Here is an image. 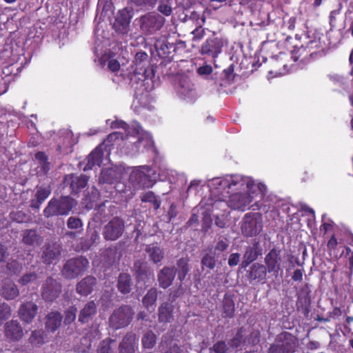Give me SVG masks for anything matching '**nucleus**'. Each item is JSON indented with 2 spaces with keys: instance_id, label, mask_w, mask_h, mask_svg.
<instances>
[{
  "instance_id": "nucleus-1",
  "label": "nucleus",
  "mask_w": 353,
  "mask_h": 353,
  "mask_svg": "<svg viewBox=\"0 0 353 353\" xmlns=\"http://www.w3.org/2000/svg\"><path fill=\"white\" fill-rule=\"evenodd\" d=\"M77 205V201L70 196L52 198L43 210V216L49 219L52 216H66Z\"/></svg>"
},
{
  "instance_id": "nucleus-2",
  "label": "nucleus",
  "mask_w": 353,
  "mask_h": 353,
  "mask_svg": "<svg viewBox=\"0 0 353 353\" xmlns=\"http://www.w3.org/2000/svg\"><path fill=\"white\" fill-rule=\"evenodd\" d=\"M134 316L133 307L130 305H121L114 309L108 319L109 326L113 330L128 327Z\"/></svg>"
},
{
  "instance_id": "nucleus-3",
  "label": "nucleus",
  "mask_w": 353,
  "mask_h": 353,
  "mask_svg": "<svg viewBox=\"0 0 353 353\" xmlns=\"http://www.w3.org/2000/svg\"><path fill=\"white\" fill-rule=\"evenodd\" d=\"M89 261L84 256H77L68 260L63 265L61 273L66 279H74L83 274L88 268Z\"/></svg>"
},
{
  "instance_id": "nucleus-4",
  "label": "nucleus",
  "mask_w": 353,
  "mask_h": 353,
  "mask_svg": "<svg viewBox=\"0 0 353 353\" xmlns=\"http://www.w3.org/2000/svg\"><path fill=\"white\" fill-rule=\"evenodd\" d=\"M264 263L269 273L276 278L284 268L285 261L281 249L276 247L271 249L264 257Z\"/></svg>"
},
{
  "instance_id": "nucleus-5",
  "label": "nucleus",
  "mask_w": 353,
  "mask_h": 353,
  "mask_svg": "<svg viewBox=\"0 0 353 353\" xmlns=\"http://www.w3.org/2000/svg\"><path fill=\"white\" fill-rule=\"evenodd\" d=\"M241 232L246 237L256 236L263 229V221L259 213H247L241 225Z\"/></svg>"
},
{
  "instance_id": "nucleus-6",
  "label": "nucleus",
  "mask_w": 353,
  "mask_h": 353,
  "mask_svg": "<svg viewBox=\"0 0 353 353\" xmlns=\"http://www.w3.org/2000/svg\"><path fill=\"white\" fill-rule=\"evenodd\" d=\"M125 230L123 219L119 216H114L103 226L102 235L105 241H114L122 236Z\"/></svg>"
},
{
  "instance_id": "nucleus-7",
  "label": "nucleus",
  "mask_w": 353,
  "mask_h": 353,
  "mask_svg": "<svg viewBox=\"0 0 353 353\" xmlns=\"http://www.w3.org/2000/svg\"><path fill=\"white\" fill-rule=\"evenodd\" d=\"M165 18L157 13H148L140 17V29L146 34H152L161 30Z\"/></svg>"
},
{
  "instance_id": "nucleus-8",
  "label": "nucleus",
  "mask_w": 353,
  "mask_h": 353,
  "mask_svg": "<svg viewBox=\"0 0 353 353\" xmlns=\"http://www.w3.org/2000/svg\"><path fill=\"white\" fill-rule=\"evenodd\" d=\"M62 285L51 276L48 277L41 287V296L48 303H52L60 296Z\"/></svg>"
},
{
  "instance_id": "nucleus-9",
  "label": "nucleus",
  "mask_w": 353,
  "mask_h": 353,
  "mask_svg": "<svg viewBox=\"0 0 353 353\" xmlns=\"http://www.w3.org/2000/svg\"><path fill=\"white\" fill-rule=\"evenodd\" d=\"M223 46V41L215 37L208 38L201 45L199 52L202 55H208L212 58H216L222 52Z\"/></svg>"
},
{
  "instance_id": "nucleus-10",
  "label": "nucleus",
  "mask_w": 353,
  "mask_h": 353,
  "mask_svg": "<svg viewBox=\"0 0 353 353\" xmlns=\"http://www.w3.org/2000/svg\"><path fill=\"white\" fill-rule=\"evenodd\" d=\"M133 274L138 283H145L153 278V272L147 261L139 259L134 261L132 267Z\"/></svg>"
},
{
  "instance_id": "nucleus-11",
  "label": "nucleus",
  "mask_w": 353,
  "mask_h": 353,
  "mask_svg": "<svg viewBox=\"0 0 353 353\" xmlns=\"http://www.w3.org/2000/svg\"><path fill=\"white\" fill-rule=\"evenodd\" d=\"M132 17V14L128 8L119 10L113 23L114 30L118 33L126 34L128 32Z\"/></svg>"
},
{
  "instance_id": "nucleus-12",
  "label": "nucleus",
  "mask_w": 353,
  "mask_h": 353,
  "mask_svg": "<svg viewBox=\"0 0 353 353\" xmlns=\"http://www.w3.org/2000/svg\"><path fill=\"white\" fill-rule=\"evenodd\" d=\"M133 63L135 65L134 72L137 74H141L145 79L150 77L152 70L149 69L148 55L143 51L137 52Z\"/></svg>"
},
{
  "instance_id": "nucleus-13",
  "label": "nucleus",
  "mask_w": 353,
  "mask_h": 353,
  "mask_svg": "<svg viewBox=\"0 0 353 353\" xmlns=\"http://www.w3.org/2000/svg\"><path fill=\"white\" fill-rule=\"evenodd\" d=\"M38 305L33 301L23 303L18 310L19 319L26 323H31L38 314Z\"/></svg>"
},
{
  "instance_id": "nucleus-14",
  "label": "nucleus",
  "mask_w": 353,
  "mask_h": 353,
  "mask_svg": "<svg viewBox=\"0 0 353 353\" xmlns=\"http://www.w3.org/2000/svg\"><path fill=\"white\" fill-rule=\"evenodd\" d=\"M63 181L65 186H69L71 194H76L86 187L88 178L86 175L77 176L72 174L66 175Z\"/></svg>"
},
{
  "instance_id": "nucleus-15",
  "label": "nucleus",
  "mask_w": 353,
  "mask_h": 353,
  "mask_svg": "<svg viewBox=\"0 0 353 353\" xmlns=\"http://www.w3.org/2000/svg\"><path fill=\"white\" fill-rule=\"evenodd\" d=\"M311 291L309 285L305 283L301 289L297 296L296 307L301 311L305 316H307L310 311Z\"/></svg>"
},
{
  "instance_id": "nucleus-16",
  "label": "nucleus",
  "mask_w": 353,
  "mask_h": 353,
  "mask_svg": "<svg viewBox=\"0 0 353 353\" xmlns=\"http://www.w3.org/2000/svg\"><path fill=\"white\" fill-rule=\"evenodd\" d=\"M252 202V197L243 193H235L232 194L228 202L225 203L228 207L233 210L245 211L248 208Z\"/></svg>"
},
{
  "instance_id": "nucleus-17",
  "label": "nucleus",
  "mask_w": 353,
  "mask_h": 353,
  "mask_svg": "<svg viewBox=\"0 0 353 353\" xmlns=\"http://www.w3.org/2000/svg\"><path fill=\"white\" fill-rule=\"evenodd\" d=\"M4 334L9 341H18L23 336V329L17 320L12 319L5 324Z\"/></svg>"
},
{
  "instance_id": "nucleus-18",
  "label": "nucleus",
  "mask_w": 353,
  "mask_h": 353,
  "mask_svg": "<svg viewBox=\"0 0 353 353\" xmlns=\"http://www.w3.org/2000/svg\"><path fill=\"white\" fill-rule=\"evenodd\" d=\"M267 273H269V270L265 265L254 263L247 272V276L250 281H256L263 284L266 282Z\"/></svg>"
},
{
  "instance_id": "nucleus-19",
  "label": "nucleus",
  "mask_w": 353,
  "mask_h": 353,
  "mask_svg": "<svg viewBox=\"0 0 353 353\" xmlns=\"http://www.w3.org/2000/svg\"><path fill=\"white\" fill-rule=\"evenodd\" d=\"M262 248L259 242L254 241L252 245L246 248L241 264L242 268H246L250 264L256 261L262 254Z\"/></svg>"
},
{
  "instance_id": "nucleus-20",
  "label": "nucleus",
  "mask_w": 353,
  "mask_h": 353,
  "mask_svg": "<svg viewBox=\"0 0 353 353\" xmlns=\"http://www.w3.org/2000/svg\"><path fill=\"white\" fill-rule=\"evenodd\" d=\"M176 276L174 267L164 266L157 274L159 287L167 289L172 285Z\"/></svg>"
},
{
  "instance_id": "nucleus-21",
  "label": "nucleus",
  "mask_w": 353,
  "mask_h": 353,
  "mask_svg": "<svg viewBox=\"0 0 353 353\" xmlns=\"http://www.w3.org/2000/svg\"><path fill=\"white\" fill-rule=\"evenodd\" d=\"M221 316L223 319H232L235 315V303L234 294L226 292L221 304Z\"/></svg>"
},
{
  "instance_id": "nucleus-22",
  "label": "nucleus",
  "mask_w": 353,
  "mask_h": 353,
  "mask_svg": "<svg viewBox=\"0 0 353 353\" xmlns=\"http://www.w3.org/2000/svg\"><path fill=\"white\" fill-rule=\"evenodd\" d=\"M138 347V340L135 334L128 332L119 345V353H134Z\"/></svg>"
},
{
  "instance_id": "nucleus-23",
  "label": "nucleus",
  "mask_w": 353,
  "mask_h": 353,
  "mask_svg": "<svg viewBox=\"0 0 353 353\" xmlns=\"http://www.w3.org/2000/svg\"><path fill=\"white\" fill-rule=\"evenodd\" d=\"M97 284V279L93 276H87L77 283L76 285L77 292L84 296L90 294Z\"/></svg>"
},
{
  "instance_id": "nucleus-24",
  "label": "nucleus",
  "mask_w": 353,
  "mask_h": 353,
  "mask_svg": "<svg viewBox=\"0 0 353 353\" xmlns=\"http://www.w3.org/2000/svg\"><path fill=\"white\" fill-rule=\"evenodd\" d=\"M154 47L158 56L163 59L170 61L174 57L176 47L174 43H170L165 41H157Z\"/></svg>"
},
{
  "instance_id": "nucleus-25",
  "label": "nucleus",
  "mask_w": 353,
  "mask_h": 353,
  "mask_svg": "<svg viewBox=\"0 0 353 353\" xmlns=\"http://www.w3.org/2000/svg\"><path fill=\"white\" fill-rule=\"evenodd\" d=\"M276 341L287 353L295 352L296 339L292 334L283 332L277 336Z\"/></svg>"
},
{
  "instance_id": "nucleus-26",
  "label": "nucleus",
  "mask_w": 353,
  "mask_h": 353,
  "mask_svg": "<svg viewBox=\"0 0 353 353\" xmlns=\"http://www.w3.org/2000/svg\"><path fill=\"white\" fill-rule=\"evenodd\" d=\"M0 294L6 300H13L19 296V290L12 280L5 279L0 288Z\"/></svg>"
},
{
  "instance_id": "nucleus-27",
  "label": "nucleus",
  "mask_w": 353,
  "mask_h": 353,
  "mask_svg": "<svg viewBox=\"0 0 353 353\" xmlns=\"http://www.w3.org/2000/svg\"><path fill=\"white\" fill-rule=\"evenodd\" d=\"M97 307L95 302L90 301L81 310L78 320L82 324L87 323L97 314Z\"/></svg>"
},
{
  "instance_id": "nucleus-28",
  "label": "nucleus",
  "mask_w": 353,
  "mask_h": 353,
  "mask_svg": "<svg viewBox=\"0 0 353 353\" xmlns=\"http://www.w3.org/2000/svg\"><path fill=\"white\" fill-rule=\"evenodd\" d=\"M103 158V151L102 145H98L88 157L87 163L84 168V170H92L93 167L97 165L101 166Z\"/></svg>"
},
{
  "instance_id": "nucleus-29",
  "label": "nucleus",
  "mask_w": 353,
  "mask_h": 353,
  "mask_svg": "<svg viewBox=\"0 0 353 353\" xmlns=\"http://www.w3.org/2000/svg\"><path fill=\"white\" fill-rule=\"evenodd\" d=\"M63 316L58 311H52L46 316V329L48 332H54L61 325Z\"/></svg>"
},
{
  "instance_id": "nucleus-30",
  "label": "nucleus",
  "mask_w": 353,
  "mask_h": 353,
  "mask_svg": "<svg viewBox=\"0 0 353 353\" xmlns=\"http://www.w3.org/2000/svg\"><path fill=\"white\" fill-rule=\"evenodd\" d=\"M145 250L148 254L150 260L154 264L161 262L164 259V250L157 243L147 245Z\"/></svg>"
},
{
  "instance_id": "nucleus-31",
  "label": "nucleus",
  "mask_w": 353,
  "mask_h": 353,
  "mask_svg": "<svg viewBox=\"0 0 353 353\" xmlns=\"http://www.w3.org/2000/svg\"><path fill=\"white\" fill-rule=\"evenodd\" d=\"M43 241L42 236L38 234L37 230L27 229L23 231L22 242L28 246H38Z\"/></svg>"
},
{
  "instance_id": "nucleus-32",
  "label": "nucleus",
  "mask_w": 353,
  "mask_h": 353,
  "mask_svg": "<svg viewBox=\"0 0 353 353\" xmlns=\"http://www.w3.org/2000/svg\"><path fill=\"white\" fill-rule=\"evenodd\" d=\"M174 305L168 302L163 303L158 309V318L160 323H168L173 320Z\"/></svg>"
},
{
  "instance_id": "nucleus-33",
  "label": "nucleus",
  "mask_w": 353,
  "mask_h": 353,
  "mask_svg": "<svg viewBox=\"0 0 353 353\" xmlns=\"http://www.w3.org/2000/svg\"><path fill=\"white\" fill-rule=\"evenodd\" d=\"M132 281L128 273H120L117 278V287L119 292L123 295L129 294L132 290Z\"/></svg>"
},
{
  "instance_id": "nucleus-34",
  "label": "nucleus",
  "mask_w": 353,
  "mask_h": 353,
  "mask_svg": "<svg viewBox=\"0 0 353 353\" xmlns=\"http://www.w3.org/2000/svg\"><path fill=\"white\" fill-rule=\"evenodd\" d=\"M51 191L49 188L39 187L35 194L34 198L30 201V207L32 209H39L41 205L50 196Z\"/></svg>"
},
{
  "instance_id": "nucleus-35",
  "label": "nucleus",
  "mask_w": 353,
  "mask_h": 353,
  "mask_svg": "<svg viewBox=\"0 0 353 353\" xmlns=\"http://www.w3.org/2000/svg\"><path fill=\"white\" fill-rule=\"evenodd\" d=\"M61 251L55 245H46L41 254V259L44 263L50 265L53 263L59 255Z\"/></svg>"
},
{
  "instance_id": "nucleus-36",
  "label": "nucleus",
  "mask_w": 353,
  "mask_h": 353,
  "mask_svg": "<svg viewBox=\"0 0 353 353\" xmlns=\"http://www.w3.org/2000/svg\"><path fill=\"white\" fill-rule=\"evenodd\" d=\"M313 43H314V41H310L305 46L303 45H301L300 47L295 46L290 56V59H293L294 61H296L301 57L305 58L307 56H311L313 52H311L310 48Z\"/></svg>"
},
{
  "instance_id": "nucleus-37",
  "label": "nucleus",
  "mask_w": 353,
  "mask_h": 353,
  "mask_svg": "<svg viewBox=\"0 0 353 353\" xmlns=\"http://www.w3.org/2000/svg\"><path fill=\"white\" fill-rule=\"evenodd\" d=\"M175 271L177 279L180 282H183L190 271L189 260L187 258H181L177 260Z\"/></svg>"
},
{
  "instance_id": "nucleus-38",
  "label": "nucleus",
  "mask_w": 353,
  "mask_h": 353,
  "mask_svg": "<svg viewBox=\"0 0 353 353\" xmlns=\"http://www.w3.org/2000/svg\"><path fill=\"white\" fill-rule=\"evenodd\" d=\"M158 292L155 288H150L143 297V304L148 310L154 311L157 300Z\"/></svg>"
},
{
  "instance_id": "nucleus-39",
  "label": "nucleus",
  "mask_w": 353,
  "mask_h": 353,
  "mask_svg": "<svg viewBox=\"0 0 353 353\" xmlns=\"http://www.w3.org/2000/svg\"><path fill=\"white\" fill-rule=\"evenodd\" d=\"M124 139H125V138L122 132H114L110 133L101 145L104 146L105 150H110L112 146Z\"/></svg>"
},
{
  "instance_id": "nucleus-40",
  "label": "nucleus",
  "mask_w": 353,
  "mask_h": 353,
  "mask_svg": "<svg viewBox=\"0 0 353 353\" xmlns=\"http://www.w3.org/2000/svg\"><path fill=\"white\" fill-rule=\"evenodd\" d=\"M36 160L39 161L40 172L43 174H48L50 170V163L48 161V157L44 152H37L34 154Z\"/></svg>"
},
{
  "instance_id": "nucleus-41",
  "label": "nucleus",
  "mask_w": 353,
  "mask_h": 353,
  "mask_svg": "<svg viewBox=\"0 0 353 353\" xmlns=\"http://www.w3.org/2000/svg\"><path fill=\"white\" fill-rule=\"evenodd\" d=\"M111 127L112 128H121L125 132V138L126 139L129 135H132L134 133L139 134V130L135 128H132L123 121H115L112 122Z\"/></svg>"
},
{
  "instance_id": "nucleus-42",
  "label": "nucleus",
  "mask_w": 353,
  "mask_h": 353,
  "mask_svg": "<svg viewBox=\"0 0 353 353\" xmlns=\"http://www.w3.org/2000/svg\"><path fill=\"white\" fill-rule=\"evenodd\" d=\"M216 256L214 254L207 253L204 254L201 261V268L204 270L205 268L213 270L216 263Z\"/></svg>"
},
{
  "instance_id": "nucleus-43",
  "label": "nucleus",
  "mask_w": 353,
  "mask_h": 353,
  "mask_svg": "<svg viewBox=\"0 0 353 353\" xmlns=\"http://www.w3.org/2000/svg\"><path fill=\"white\" fill-rule=\"evenodd\" d=\"M141 201L143 203H151L154 210H158L161 205V201L157 199V196L152 191L145 192L141 196Z\"/></svg>"
},
{
  "instance_id": "nucleus-44",
  "label": "nucleus",
  "mask_w": 353,
  "mask_h": 353,
  "mask_svg": "<svg viewBox=\"0 0 353 353\" xmlns=\"http://www.w3.org/2000/svg\"><path fill=\"white\" fill-rule=\"evenodd\" d=\"M85 235L94 245L99 243L100 239L99 228L97 225H92L89 223Z\"/></svg>"
},
{
  "instance_id": "nucleus-45",
  "label": "nucleus",
  "mask_w": 353,
  "mask_h": 353,
  "mask_svg": "<svg viewBox=\"0 0 353 353\" xmlns=\"http://www.w3.org/2000/svg\"><path fill=\"white\" fill-rule=\"evenodd\" d=\"M157 342V336L152 332H147L142 337V344L143 347L151 349L152 348Z\"/></svg>"
},
{
  "instance_id": "nucleus-46",
  "label": "nucleus",
  "mask_w": 353,
  "mask_h": 353,
  "mask_svg": "<svg viewBox=\"0 0 353 353\" xmlns=\"http://www.w3.org/2000/svg\"><path fill=\"white\" fill-rule=\"evenodd\" d=\"M229 247V240L226 238L219 239L214 247V254L219 257L220 254L226 251Z\"/></svg>"
},
{
  "instance_id": "nucleus-47",
  "label": "nucleus",
  "mask_w": 353,
  "mask_h": 353,
  "mask_svg": "<svg viewBox=\"0 0 353 353\" xmlns=\"http://www.w3.org/2000/svg\"><path fill=\"white\" fill-rule=\"evenodd\" d=\"M77 308L72 305L69 307L65 311V316L63 320V323L65 325H70L72 323H73L77 317Z\"/></svg>"
},
{
  "instance_id": "nucleus-48",
  "label": "nucleus",
  "mask_w": 353,
  "mask_h": 353,
  "mask_svg": "<svg viewBox=\"0 0 353 353\" xmlns=\"http://www.w3.org/2000/svg\"><path fill=\"white\" fill-rule=\"evenodd\" d=\"M275 61L276 62V66L278 68L282 67L283 70H288V65L287 63V61L290 57L285 52H279V54H276L272 57Z\"/></svg>"
},
{
  "instance_id": "nucleus-49",
  "label": "nucleus",
  "mask_w": 353,
  "mask_h": 353,
  "mask_svg": "<svg viewBox=\"0 0 353 353\" xmlns=\"http://www.w3.org/2000/svg\"><path fill=\"white\" fill-rule=\"evenodd\" d=\"M12 314V310L10 305L6 303H0V325L8 319Z\"/></svg>"
},
{
  "instance_id": "nucleus-50",
  "label": "nucleus",
  "mask_w": 353,
  "mask_h": 353,
  "mask_svg": "<svg viewBox=\"0 0 353 353\" xmlns=\"http://www.w3.org/2000/svg\"><path fill=\"white\" fill-rule=\"evenodd\" d=\"M114 342V340L109 338L103 340L99 345L97 353H112L111 344Z\"/></svg>"
},
{
  "instance_id": "nucleus-51",
  "label": "nucleus",
  "mask_w": 353,
  "mask_h": 353,
  "mask_svg": "<svg viewBox=\"0 0 353 353\" xmlns=\"http://www.w3.org/2000/svg\"><path fill=\"white\" fill-rule=\"evenodd\" d=\"M38 279V275L36 272H28L24 274L19 280L18 283L24 286L28 285L30 283L36 281Z\"/></svg>"
},
{
  "instance_id": "nucleus-52",
  "label": "nucleus",
  "mask_w": 353,
  "mask_h": 353,
  "mask_svg": "<svg viewBox=\"0 0 353 353\" xmlns=\"http://www.w3.org/2000/svg\"><path fill=\"white\" fill-rule=\"evenodd\" d=\"M83 222L79 217L70 216L67 221V226L70 230H83Z\"/></svg>"
},
{
  "instance_id": "nucleus-53",
  "label": "nucleus",
  "mask_w": 353,
  "mask_h": 353,
  "mask_svg": "<svg viewBox=\"0 0 353 353\" xmlns=\"http://www.w3.org/2000/svg\"><path fill=\"white\" fill-rule=\"evenodd\" d=\"M228 348L224 341H220L215 343L212 347L209 349L210 353H226Z\"/></svg>"
},
{
  "instance_id": "nucleus-54",
  "label": "nucleus",
  "mask_w": 353,
  "mask_h": 353,
  "mask_svg": "<svg viewBox=\"0 0 353 353\" xmlns=\"http://www.w3.org/2000/svg\"><path fill=\"white\" fill-rule=\"evenodd\" d=\"M6 268L12 274H18L22 270V265L16 260H12L7 263Z\"/></svg>"
},
{
  "instance_id": "nucleus-55",
  "label": "nucleus",
  "mask_w": 353,
  "mask_h": 353,
  "mask_svg": "<svg viewBox=\"0 0 353 353\" xmlns=\"http://www.w3.org/2000/svg\"><path fill=\"white\" fill-rule=\"evenodd\" d=\"M92 245H94V244L85 235L84 237L80 239L79 243L77 246V250L79 252H85L89 250Z\"/></svg>"
},
{
  "instance_id": "nucleus-56",
  "label": "nucleus",
  "mask_w": 353,
  "mask_h": 353,
  "mask_svg": "<svg viewBox=\"0 0 353 353\" xmlns=\"http://www.w3.org/2000/svg\"><path fill=\"white\" fill-rule=\"evenodd\" d=\"M243 327L238 329L234 337H233L229 343L230 345L232 347L237 348L241 345V344L242 343L243 336Z\"/></svg>"
},
{
  "instance_id": "nucleus-57",
  "label": "nucleus",
  "mask_w": 353,
  "mask_h": 353,
  "mask_svg": "<svg viewBox=\"0 0 353 353\" xmlns=\"http://www.w3.org/2000/svg\"><path fill=\"white\" fill-rule=\"evenodd\" d=\"M191 33L193 35L192 41L194 42H196L201 41L203 38L205 34V30L201 25H200L192 30Z\"/></svg>"
},
{
  "instance_id": "nucleus-58",
  "label": "nucleus",
  "mask_w": 353,
  "mask_h": 353,
  "mask_svg": "<svg viewBox=\"0 0 353 353\" xmlns=\"http://www.w3.org/2000/svg\"><path fill=\"white\" fill-rule=\"evenodd\" d=\"M170 4V3L159 2L157 8L158 11L165 16H170L172 12V9Z\"/></svg>"
},
{
  "instance_id": "nucleus-59",
  "label": "nucleus",
  "mask_w": 353,
  "mask_h": 353,
  "mask_svg": "<svg viewBox=\"0 0 353 353\" xmlns=\"http://www.w3.org/2000/svg\"><path fill=\"white\" fill-rule=\"evenodd\" d=\"M260 332L259 330H253L249 335L248 339V343L253 345L258 344L260 341Z\"/></svg>"
},
{
  "instance_id": "nucleus-60",
  "label": "nucleus",
  "mask_w": 353,
  "mask_h": 353,
  "mask_svg": "<svg viewBox=\"0 0 353 353\" xmlns=\"http://www.w3.org/2000/svg\"><path fill=\"white\" fill-rule=\"evenodd\" d=\"M213 71L212 67L210 65L205 64L197 68L196 72L200 76L210 75Z\"/></svg>"
},
{
  "instance_id": "nucleus-61",
  "label": "nucleus",
  "mask_w": 353,
  "mask_h": 353,
  "mask_svg": "<svg viewBox=\"0 0 353 353\" xmlns=\"http://www.w3.org/2000/svg\"><path fill=\"white\" fill-rule=\"evenodd\" d=\"M239 184L243 185L241 177L239 176H232L230 179L228 181V186L229 188H232L237 186Z\"/></svg>"
},
{
  "instance_id": "nucleus-62",
  "label": "nucleus",
  "mask_w": 353,
  "mask_h": 353,
  "mask_svg": "<svg viewBox=\"0 0 353 353\" xmlns=\"http://www.w3.org/2000/svg\"><path fill=\"white\" fill-rule=\"evenodd\" d=\"M341 8L332 10L329 15V23L331 27L334 28L336 25V17L340 14Z\"/></svg>"
},
{
  "instance_id": "nucleus-63",
  "label": "nucleus",
  "mask_w": 353,
  "mask_h": 353,
  "mask_svg": "<svg viewBox=\"0 0 353 353\" xmlns=\"http://www.w3.org/2000/svg\"><path fill=\"white\" fill-rule=\"evenodd\" d=\"M268 353H287L283 347L280 345V343L276 341V343L270 345L268 350Z\"/></svg>"
},
{
  "instance_id": "nucleus-64",
  "label": "nucleus",
  "mask_w": 353,
  "mask_h": 353,
  "mask_svg": "<svg viewBox=\"0 0 353 353\" xmlns=\"http://www.w3.org/2000/svg\"><path fill=\"white\" fill-rule=\"evenodd\" d=\"M303 269H296L292 275V280L295 282H301L303 281Z\"/></svg>"
}]
</instances>
